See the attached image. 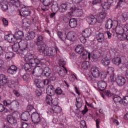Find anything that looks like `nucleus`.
I'll list each match as a JSON object with an SVG mask.
<instances>
[{
	"label": "nucleus",
	"instance_id": "f257e3e1",
	"mask_svg": "<svg viewBox=\"0 0 128 128\" xmlns=\"http://www.w3.org/2000/svg\"><path fill=\"white\" fill-rule=\"evenodd\" d=\"M23 58L25 62H28L24 64V68L26 72H30L32 74H34L35 73L37 74H40L42 72V68H40V66H39L34 68V66H32L30 67V64L32 66L43 64H44L46 60L41 59L40 60L38 58H34V54H28L27 56L26 57L24 56Z\"/></svg>",
	"mask_w": 128,
	"mask_h": 128
},
{
	"label": "nucleus",
	"instance_id": "f03ea898",
	"mask_svg": "<svg viewBox=\"0 0 128 128\" xmlns=\"http://www.w3.org/2000/svg\"><path fill=\"white\" fill-rule=\"evenodd\" d=\"M91 73L94 78H100L104 80L106 78V72H100V69L96 67V66H92L91 68Z\"/></svg>",
	"mask_w": 128,
	"mask_h": 128
},
{
	"label": "nucleus",
	"instance_id": "7ed1b4c3",
	"mask_svg": "<svg viewBox=\"0 0 128 128\" xmlns=\"http://www.w3.org/2000/svg\"><path fill=\"white\" fill-rule=\"evenodd\" d=\"M18 44L20 47L19 54L22 58H24V52L26 50V46H28V42H26L24 40H21Z\"/></svg>",
	"mask_w": 128,
	"mask_h": 128
},
{
	"label": "nucleus",
	"instance_id": "20e7f679",
	"mask_svg": "<svg viewBox=\"0 0 128 128\" xmlns=\"http://www.w3.org/2000/svg\"><path fill=\"white\" fill-rule=\"evenodd\" d=\"M75 52H76L79 54H80L84 52L82 56H88V58L90 60V53H88L87 51L84 52L82 45H78L75 48Z\"/></svg>",
	"mask_w": 128,
	"mask_h": 128
},
{
	"label": "nucleus",
	"instance_id": "39448f33",
	"mask_svg": "<svg viewBox=\"0 0 128 128\" xmlns=\"http://www.w3.org/2000/svg\"><path fill=\"white\" fill-rule=\"evenodd\" d=\"M45 56L53 58L56 54V49L54 47L46 48L45 52H44Z\"/></svg>",
	"mask_w": 128,
	"mask_h": 128
},
{
	"label": "nucleus",
	"instance_id": "423d86ee",
	"mask_svg": "<svg viewBox=\"0 0 128 128\" xmlns=\"http://www.w3.org/2000/svg\"><path fill=\"white\" fill-rule=\"evenodd\" d=\"M32 120L34 124H38L40 122V116L36 112H33L32 114Z\"/></svg>",
	"mask_w": 128,
	"mask_h": 128
},
{
	"label": "nucleus",
	"instance_id": "0eeeda50",
	"mask_svg": "<svg viewBox=\"0 0 128 128\" xmlns=\"http://www.w3.org/2000/svg\"><path fill=\"white\" fill-rule=\"evenodd\" d=\"M126 82V80L124 77L120 76H118L116 77V84H117L119 86H122Z\"/></svg>",
	"mask_w": 128,
	"mask_h": 128
},
{
	"label": "nucleus",
	"instance_id": "6e6552de",
	"mask_svg": "<svg viewBox=\"0 0 128 128\" xmlns=\"http://www.w3.org/2000/svg\"><path fill=\"white\" fill-rule=\"evenodd\" d=\"M106 16H108V13L105 12H100V14H97V22H102V20H104L106 18Z\"/></svg>",
	"mask_w": 128,
	"mask_h": 128
},
{
	"label": "nucleus",
	"instance_id": "1a4fd4ad",
	"mask_svg": "<svg viewBox=\"0 0 128 128\" xmlns=\"http://www.w3.org/2000/svg\"><path fill=\"white\" fill-rule=\"evenodd\" d=\"M118 22H124L128 20V12H123L122 16L117 18Z\"/></svg>",
	"mask_w": 128,
	"mask_h": 128
},
{
	"label": "nucleus",
	"instance_id": "9d476101",
	"mask_svg": "<svg viewBox=\"0 0 128 128\" xmlns=\"http://www.w3.org/2000/svg\"><path fill=\"white\" fill-rule=\"evenodd\" d=\"M0 8L3 12H6L8 10V2L4 0L0 2Z\"/></svg>",
	"mask_w": 128,
	"mask_h": 128
},
{
	"label": "nucleus",
	"instance_id": "9b49d317",
	"mask_svg": "<svg viewBox=\"0 0 128 128\" xmlns=\"http://www.w3.org/2000/svg\"><path fill=\"white\" fill-rule=\"evenodd\" d=\"M22 12L24 16H28L30 14V7L24 6L22 8Z\"/></svg>",
	"mask_w": 128,
	"mask_h": 128
},
{
	"label": "nucleus",
	"instance_id": "f8f14e48",
	"mask_svg": "<svg viewBox=\"0 0 128 128\" xmlns=\"http://www.w3.org/2000/svg\"><path fill=\"white\" fill-rule=\"evenodd\" d=\"M76 38V34L74 32H70L68 33L66 38H68L69 40L71 42H74Z\"/></svg>",
	"mask_w": 128,
	"mask_h": 128
},
{
	"label": "nucleus",
	"instance_id": "ddd939ff",
	"mask_svg": "<svg viewBox=\"0 0 128 128\" xmlns=\"http://www.w3.org/2000/svg\"><path fill=\"white\" fill-rule=\"evenodd\" d=\"M86 20L89 24H94L98 22V18H96L94 16L91 15L86 18Z\"/></svg>",
	"mask_w": 128,
	"mask_h": 128
},
{
	"label": "nucleus",
	"instance_id": "4468645a",
	"mask_svg": "<svg viewBox=\"0 0 128 128\" xmlns=\"http://www.w3.org/2000/svg\"><path fill=\"white\" fill-rule=\"evenodd\" d=\"M38 48L37 50L38 52L40 54H44V52H46V44H40L39 45H37Z\"/></svg>",
	"mask_w": 128,
	"mask_h": 128
},
{
	"label": "nucleus",
	"instance_id": "2eb2a0df",
	"mask_svg": "<svg viewBox=\"0 0 128 128\" xmlns=\"http://www.w3.org/2000/svg\"><path fill=\"white\" fill-rule=\"evenodd\" d=\"M17 72L18 67L14 65L11 66L8 70V72L10 74H16Z\"/></svg>",
	"mask_w": 128,
	"mask_h": 128
},
{
	"label": "nucleus",
	"instance_id": "dca6fc26",
	"mask_svg": "<svg viewBox=\"0 0 128 128\" xmlns=\"http://www.w3.org/2000/svg\"><path fill=\"white\" fill-rule=\"evenodd\" d=\"M114 0H108V2H104L102 4V6L104 10H108L112 6V4H114Z\"/></svg>",
	"mask_w": 128,
	"mask_h": 128
},
{
	"label": "nucleus",
	"instance_id": "f3484780",
	"mask_svg": "<svg viewBox=\"0 0 128 128\" xmlns=\"http://www.w3.org/2000/svg\"><path fill=\"white\" fill-rule=\"evenodd\" d=\"M4 40H7V42H14L16 38L14 37V34H8L4 36Z\"/></svg>",
	"mask_w": 128,
	"mask_h": 128
},
{
	"label": "nucleus",
	"instance_id": "a211bd4d",
	"mask_svg": "<svg viewBox=\"0 0 128 128\" xmlns=\"http://www.w3.org/2000/svg\"><path fill=\"white\" fill-rule=\"evenodd\" d=\"M92 34V30L90 28H86L82 32V36L84 38H90Z\"/></svg>",
	"mask_w": 128,
	"mask_h": 128
},
{
	"label": "nucleus",
	"instance_id": "6ab92c4d",
	"mask_svg": "<svg viewBox=\"0 0 128 128\" xmlns=\"http://www.w3.org/2000/svg\"><path fill=\"white\" fill-rule=\"evenodd\" d=\"M21 118L24 122H28V119L30 118V112H26L22 114Z\"/></svg>",
	"mask_w": 128,
	"mask_h": 128
},
{
	"label": "nucleus",
	"instance_id": "aec40b11",
	"mask_svg": "<svg viewBox=\"0 0 128 128\" xmlns=\"http://www.w3.org/2000/svg\"><path fill=\"white\" fill-rule=\"evenodd\" d=\"M14 38L16 40H22L24 36V32L22 31H18L15 32Z\"/></svg>",
	"mask_w": 128,
	"mask_h": 128
},
{
	"label": "nucleus",
	"instance_id": "412c9836",
	"mask_svg": "<svg viewBox=\"0 0 128 128\" xmlns=\"http://www.w3.org/2000/svg\"><path fill=\"white\" fill-rule=\"evenodd\" d=\"M98 86L100 90H104L106 88V83L104 80H100L98 82Z\"/></svg>",
	"mask_w": 128,
	"mask_h": 128
},
{
	"label": "nucleus",
	"instance_id": "4be33fe9",
	"mask_svg": "<svg viewBox=\"0 0 128 128\" xmlns=\"http://www.w3.org/2000/svg\"><path fill=\"white\" fill-rule=\"evenodd\" d=\"M34 82L38 88H44V84L43 81H42L38 79H36Z\"/></svg>",
	"mask_w": 128,
	"mask_h": 128
},
{
	"label": "nucleus",
	"instance_id": "5701e85b",
	"mask_svg": "<svg viewBox=\"0 0 128 128\" xmlns=\"http://www.w3.org/2000/svg\"><path fill=\"white\" fill-rule=\"evenodd\" d=\"M76 24H78V22L76 21V19L74 18H72L70 19L69 22V26L72 28H74L76 26Z\"/></svg>",
	"mask_w": 128,
	"mask_h": 128
},
{
	"label": "nucleus",
	"instance_id": "b1692460",
	"mask_svg": "<svg viewBox=\"0 0 128 128\" xmlns=\"http://www.w3.org/2000/svg\"><path fill=\"white\" fill-rule=\"evenodd\" d=\"M36 37V33L33 31L29 32L26 38V39L27 40H32L33 38H34Z\"/></svg>",
	"mask_w": 128,
	"mask_h": 128
},
{
	"label": "nucleus",
	"instance_id": "393cba45",
	"mask_svg": "<svg viewBox=\"0 0 128 128\" xmlns=\"http://www.w3.org/2000/svg\"><path fill=\"white\" fill-rule=\"evenodd\" d=\"M6 82H8V79L6 78V77L4 74H1L0 75V84H1L2 86H4L6 84Z\"/></svg>",
	"mask_w": 128,
	"mask_h": 128
},
{
	"label": "nucleus",
	"instance_id": "a878e982",
	"mask_svg": "<svg viewBox=\"0 0 128 128\" xmlns=\"http://www.w3.org/2000/svg\"><path fill=\"white\" fill-rule=\"evenodd\" d=\"M7 120L8 122H9L11 124H16V118L12 116H8Z\"/></svg>",
	"mask_w": 128,
	"mask_h": 128
},
{
	"label": "nucleus",
	"instance_id": "bb28decb",
	"mask_svg": "<svg viewBox=\"0 0 128 128\" xmlns=\"http://www.w3.org/2000/svg\"><path fill=\"white\" fill-rule=\"evenodd\" d=\"M52 110L55 114H60L62 112V108L58 106H52Z\"/></svg>",
	"mask_w": 128,
	"mask_h": 128
},
{
	"label": "nucleus",
	"instance_id": "cd10ccee",
	"mask_svg": "<svg viewBox=\"0 0 128 128\" xmlns=\"http://www.w3.org/2000/svg\"><path fill=\"white\" fill-rule=\"evenodd\" d=\"M76 106L77 108H80L82 106V98H76Z\"/></svg>",
	"mask_w": 128,
	"mask_h": 128
},
{
	"label": "nucleus",
	"instance_id": "c85d7f7f",
	"mask_svg": "<svg viewBox=\"0 0 128 128\" xmlns=\"http://www.w3.org/2000/svg\"><path fill=\"white\" fill-rule=\"evenodd\" d=\"M96 40L99 42H102L104 40V35L102 33H99L96 36Z\"/></svg>",
	"mask_w": 128,
	"mask_h": 128
},
{
	"label": "nucleus",
	"instance_id": "c756f323",
	"mask_svg": "<svg viewBox=\"0 0 128 128\" xmlns=\"http://www.w3.org/2000/svg\"><path fill=\"white\" fill-rule=\"evenodd\" d=\"M68 10V4H62L60 5L59 8V12H64Z\"/></svg>",
	"mask_w": 128,
	"mask_h": 128
},
{
	"label": "nucleus",
	"instance_id": "7c9ffc66",
	"mask_svg": "<svg viewBox=\"0 0 128 128\" xmlns=\"http://www.w3.org/2000/svg\"><path fill=\"white\" fill-rule=\"evenodd\" d=\"M112 63L116 66H120L122 64V60L118 57H115L112 60Z\"/></svg>",
	"mask_w": 128,
	"mask_h": 128
},
{
	"label": "nucleus",
	"instance_id": "2f4dec72",
	"mask_svg": "<svg viewBox=\"0 0 128 128\" xmlns=\"http://www.w3.org/2000/svg\"><path fill=\"white\" fill-rule=\"evenodd\" d=\"M101 62L103 66H108L110 64V59L108 57H105L103 58Z\"/></svg>",
	"mask_w": 128,
	"mask_h": 128
},
{
	"label": "nucleus",
	"instance_id": "473e14b6",
	"mask_svg": "<svg viewBox=\"0 0 128 128\" xmlns=\"http://www.w3.org/2000/svg\"><path fill=\"white\" fill-rule=\"evenodd\" d=\"M43 72L46 76L48 77L52 74V70L48 67H46L44 68Z\"/></svg>",
	"mask_w": 128,
	"mask_h": 128
},
{
	"label": "nucleus",
	"instance_id": "72a5a7b5",
	"mask_svg": "<svg viewBox=\"0 0 128 128\" xmlns=\"http://www.w3.org/2000/svg\"><path fill=\"white\" fill-rule=\"evenodd\" d=\"M46 101L48 104H50V106L52 104V98L50 94H48V96H46Z\"/></svg>",
	"mask_w": 128,
	"mask_h": 128
},
{
	"label": "nucleus",
	"instance_id": "f704fd0d",
	"mask_svg": "<svg viewBox=\"0 0 128 128\" xmlns=\"http://www.w3.org/2000/svg\"><path fill=\"white\" fill-rule=\"evenodd\" d=\"M113 100H114V102L116 104H121L122 100V98L120 96H118V95H114L113 97Z\"/></svg>",
	"mask_w": 128,
	"mask_h": 128
},
{
	"label": "nucleus",
	"instance_id": "c9c22d12",
	"mask_svg": "<svg viewBox=\"0 0 128 128\" xmlns=\"http://www.w3.org/2000/svg\"><path fill=\"white\" fill-rule=\"evenodd\" d=\"M57 34L58 36L62 40L63 42H64L66 40V34H63L62 32H57Z\"/></svg>",
	"mask_w": 128,
	"mask_h": 128
},
{
	"label": "nucleus",
	"instance_id": "e433bc0d",
	"mask_svg": "<svg viewBox=\"0 0 128 128\" xmlns=\"http://www.w3.org/2000/svg\"><path fill=\"white\" fill-rule=\"evenodd\" d=\"M20 45L18 42L14 44L12 46V50L16 52H18L19 54H20Z\"/></svg>",
	"mask_w": 128,
	"mask_h": 128
},
{
	"label": "nucleus",
	"instance_id": "4c0bfd02",
	"mask_svg": "<svg viewBox=\"0 0 128 128\" xmlns=\"http://www.w3.org/2000/svg\"><path fill=\"white\" fill-rule=\"evenodd\" d=\"M10 2L12 6H16V8H20V2L19 0H16V1L14 0H11Z\"/></svg>",
	"mask_w": 128,
	"mask_h": 128
},
{
	"label": "nucleus",
	"instance_id": "58836bf2",
	"mask_svg": "<svg viewBox=\"0 0 128 128\" xmlns=\"http://www.w3.org/2000/svg\"><path fill=\"white\" fill-rule=\"evenodd\" d=\"M105 27L108 30H110V28H112V20H108L106 24Z\"/></svg>",
	"mask_w": 128,
	"mask_h": 128
},
{
	"label": "nucleus",
	"instance_id": "ea45409f",
	"mask_svg": "<svg viewBox=\"0 0 128 128\" xmlns=\"http://www.w3.org/2000/svg\"><path fill=\"white\" fill-rule=\"evenodd\" d=\"M5 57L7 60H10L14 58V53L12 52H7L5 55Z\"/></svg>",
	"mask_w": 128,
	"mask_h": 128
},
{
	"label": "nucleus",
	"instance_id": "a19ab883",
	"mask_svg": "<svg viewBox=\"0 0 128 128\" xmlns=\"http://www.w3.org/2000/svg\"><path fill=\"white\" fill-rule=\"evenodd\" d=\"M44 40V38L42 36H40L38 37L37 41L36 42V46H38L39 44H42L44 43L42 42Z\"/></svg>",
	"mask_w": 128,
	"mask_h": 128
},
{
	"label": "nucleus",
	"instance_id": "79ce46f5",
	"mask_svg": "<svg viewBox=\"0 0 128 128\" xmlns=\"http://www.w3.org/2000/svg\"><path fill=\"white\" fill-rule=\"evenodd\" d=\"M116 34H122L124 32V28L123 27L120 26H118L116 28Z\"/></svg>",
	"mask_w": 128,
	"mask_h": 128
},
{
	"label": "nucleus",
	"instance_id": "37998d69",
	"mask_svg": "<svg viewBox=\"0 0 128 128\" xmlns=\"http://www.w3.org/2000/svg\"><path fill=\"white\" fill-rule=\"evenodd\" d=\"M58 73L61 78H64V76H66V74L68 73V70L64 68V70L63 71L60 70Z\"/></svg>",
	"mask_w": 128,
	"mask_h": 128
},
{
	"label": "nucleus",
	"instance_id": "c03bdc74",
	"mask_svg": "<svg viewBox=\"0 0 128 128\" xmlns=\"http://www.w3.org/2000/svg\"><path fill=\"white\" fill-rule=\"evenodd\" d=\"M54 92V88L52 85H48V91H47V93L50 94H52Z\"/></svg>",
	"mask_w": 128,
	"mask_h": 128
},
{
	"label": "nucleus",
	"instance_id": "a18cd8bd",
	"mask_svg": "<svg viewBox=\"0 0 128 128\" xmlns=\"http://www.w3.org/2000/svg\"><path fill=\"white\" fill-rule=\"evenodd\" d=\"M42 4L45 6H48L52 4V0H43Z\"/></svg>",
	"mask_w": 128,
	"mask_h": 128
},
{
	"label": "nucleus",
	"instance_id": "49530a36",
	"mask_svg": "<svg viewBox=\"0 0 128 128\" xmlns=\"http://www.w3.org/2000/svg\"><path fill=\"white\" fill-rule=\"evenodd\" d=\"M82 68H83L84 70H86L88 68H90V62L84 61L82 63Z\"/></svg>",
	"mask_w": 128,
	"mask_h": 128
},
{
	"label": "nucleus",
	"instance_id": "de8ad7c7",
	"mask_svg": "<svg viewBox=\"0 0 128 128\" xmlns=\"http://www.w3.org/2000/svg\"><path fill=\"white\" fill-rule=\"evenodd\" d=\"M118 26V20H114L112 21V28L114 30H115L116 28Z\"/></svg>",
	"mask_w": 128,
	"mask_h": 128
},
{
	"label": "nucleus",
	"instance_id": "09e8293b",
	"mask_svg": "<svg viewBox=\"0 0 128 128\" xmlns=\"http://www.w3.org/2000/svg\"><path fill=\"white\" fill-rule=\"evenodd\" d=\"M38 22V17L36 16H33L32 17L31 22L33 24H36Z\"/></svg>",
	"mask_w": 128,
	"mask_h": 128
},
{
	"label": "nucleus",
	"instance_id": "8fccbe9b",
	"mask_svg": "<svg viewBox=\"0 0 128 128\" xmlns=\"http://www.w3.org/2000/svg\"><path fill=\"white\" fill-rule=\"evenodd\" d=\"M128 2V1L126 0H119L118 6H122L124 4H126Z\"/></svg>",
	"mask_w": 128,
	"mask_h": 128
},
{
	"label": "nucleus",
	"instance_id": "3c124183",
	"mask_svg": "<svg viewBox=\"0 0 128 128\" xmlns=\"http://www.w3.org/2000/svg\"><path fill=\"white\" fill-rule=\"evenodd\" d=\"M110 80L111 82H116V76L114 74H112L110 75Z\"/></svg>",
	"mask_w": 128,
	"mask_h": 128
},
{
	"label": "nucleus",
	"instance_id": "603ef678",
	"mask_svg": "<svg viewBox=\"0 0 128 128\" xmlns=\"http://www.w3.org/2000/svg\"><path fill=\"white\" fill-rule=\"evenodd\" d=\"M92 58L93 60H98L100 58V54L98 53H93L92 55Z\"/></svg>",
	"mask_w": 128,
	"mask_h": 128
},
{
	"label": "nucleus",
	"instance_id": "864d4df0",
	"mask_svg": "<svg viewBox=\"0 0 128 128\" xmlns=\"http://www.w3.org/2000/svg\"><path fill=\"white\" fill-rule=\"evenodd\" d=\"M11 106H13V108H18V106H20V103H18V101L14 100L12 102Z\"/></svg>",
	"mask_w": 128,
	"mask_h": 128
},
{
	"label": "nucleus",
	"instance_id": "5fc2aeb1",
	"mask_svg": "<svg viewBox=\"0 0 128 128\" xmlns=\"http://www.w3.org/2000/svg\"><path fill=\"white\" fill-rule=\"evenodd\" d=\"M23 24L26 26H29L30 24V20L28 19L24 18L23 20Z\"/></svg>",
	"mask_w": 128,
	"mask_h": 128
},
{
	"label": "nucleus",
	"instance_id": "6e6d98bb",
	"mask_svg": "<svg viewBox=\"0 0 128 128\" xmlns=\"http://www.w3.org/2000/svg\"><path fill=\"white\" fill-rule=\"evenodd\" d=\"M120 36L121 40H124L128 39V34L126 33L123 32L122 34H120Z\"/></svg>",
	"mask_w": 128,
	"mask_h": 128
},
{
	"label": "nucleus",
	"instance_id": "4d7b16f0",
	"mask_svg": "<svg viewBox=\"0 0 128 128\" xmlns=\"http://www.w3.org/2000/svg\"><path fill=\"white\" fill-rule=\"evenodd\" d=\"M80 128H88L86 127V121L82 120L80 123Z\"/></svg>",
	"mask_w": 128,
	"mask_h": 128
},
{
	"label": "nucleus",
	"instance_id": "13d9d810",
	"mask_svg": "<svg viewBox=\"0 0 128 128\" xmlns=\"http://www.w3.org/2000/svg\"><path fill=\"white\" fill-rule=\"evenodd\" d=\"M114 68L112 67H110L108 69V74L110 75L114 74Z\"/></svg>",
	"mask_w": 128,
	"mask_h": 128
},
{
	"label": "nucleus",
	"instance_id": "bf43d9fd",
	"mask_svg": "<svg viewBox=\"0 0 128 128\" xmlns=\"http://www.w3.org/2000/svg\"><path fill=\"white\" fill-rule=\"evenodd\" d=\"M104 96H108V98H110V96H112V92H110V91L108 90H106L104 91Z\"/></svg>",
	"mask_w": 128,
	"mask_h": 128
},
{
	"label": "nucleus",
	"instance_id": "052dcab7",
	"mask_svg": "<svg viewBox=\"0 0 128 128\" xmlns=\"http://www.w3.org/2000/svg\"><path fill=\"white\" fill-rule=\"evenodd\" d=\"M122 104H124V106H126L128 104V96L124 97L123 100L122 101Z\"/></svg>",
	"mask_w": 128,
	"mask_h": 128
},
{
	"label": "nucleus",
	"instance_id": "680f3d73",
	"mask_svg": "<svg viewBox=\"0 0 128 128\" xmlns=\"http://www.w3.org/2000/svg\"><path fill=\"white\" fill-rule=\"evenodd\" d=\"M3 104L4 106H12V101L10 100H4L3 101Z\"/></svg>",
	"mask_w": 128,
	"mask_h": 128
},
{
	"label": "nucleus",
	"instance_id": "e2e57ef3",
	"mask_svg": "<svg viewBox=\"0 0 128 128\" xmlns=\"http://www.w3.org/2000/svg\"><path fill=\"white\" fill-rule=\"evenodd\" d=\"M123 32L125 34H128V24H126L123 27Z\"/></svg>",
	"mask_w": 128,
	"mask_h": 128
},
{
	"label": "nucleus",
	"instance_id": "0e129e2a",
	"mask_svg": "<svg viewBox=\"0 0 128 128\" xmlns=\"http://www.w3.org/2000/svg\"><path fill=\"white\" fill-rule=\"evenodd\" d=\"M34 110V106L28 105L27 106V112H30Z\"/></svg>",
	"mask_w": 128,
	"mask_h": 128
},
{
	"label": "nucleus",
	"instance_id": "69168bd1",
	"mask_svg": "<svg viewBox=\"0 0 128 128\" xmlns=\"http://www.w3.org/2000/svg\"><path fill=\"white\" fill-rule=\"evenodd\" d=\"M22 78L24 80H30V74H25L22 76Z\"/></svg>",
	"mask_w": 128,
	"mask_h": 128
},
{
	"label": "nucleus",
	"instance_id": "338daca9",
	"mask_svg": "<svg viewBox=\"0 0 128 128\" xmlns=\"http://www.w3.org/2000/svg\"><path fill=\"white\" fill-rule=\"evenodd\" d=\"M21 126L22 128H28V124L26 122H22Z\"/></svg>",
	"mask_w": 128,
	"mask_h": 128
},
{
	"label": "nucleus",
	"instance_id": "774afa93",
	"mask_svg": "<svg viewBox=\"0 0 128 128\" xmlns=\"http://www.w3.org/2000/svg\"><path fill=\"white\" fill-rule=\"evenodd\" d=\"M58 64H59L60 66H62V68H64V66L66 64V62L64 60H60Z\"/></svg>",
	"mask_w": 128,
	"mask_h": 128
}]
</instances>
